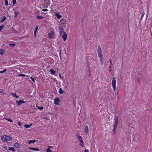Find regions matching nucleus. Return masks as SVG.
Segmentation results:
<instances>
[{"label":"nucleus","mask_w":152,"mask_h":152,"mask_svg":"<svg viewBox=\"0 0 152 152\" xmlns=\"http://www.w3.org/2000/svg\"><path fill=\"white\" fill-rule=\"evenodd\" d=\"M118 123V120H115V121L114 124L113 126V135H114V134L116 133V130L117 128V126Z\"/></svg>","instance_id":"obj_1"},{"label":"nucleus","mask_w":152,"mask_h":152,"mask_svg":"<svg viewBox=\"0 0 152 152\" xmlns=\"http://www.w3.org/2000/svg\"><path fill=\"white\" fill-rule=\"evenodd\" d=\"M60 35H61L63 38L64 41H65L66 39L67 34L64 31H60Z\"/></svg>","instance_id":"obj_2"},{"label":"nucleus","mask_w":152,"mask_h":152,"mask_svg":"<svg viewBox=\"0 0 152 152\" xmlns=\"http://www.w3.org/2000/svg\"><path fill=\"white\" fill-rule=\"evenodd\" d=\"M116 78L115 77H113V80L112 81V85L113 87V88L114 91H115L116 89Z\"/></svg>","instance_id":"obj_3"},{"label":"nucleus","mask_w":152,"mask_h":152,"mask_svg":"<svg viewBox=\"0 0 152 152\" xmlns=\"http://www.w3.org/2000/svg\"><path fill=\"white\" fill-rule=\"evenodd\" d=\"M54 104H55L58 105V103L60 101V99L59 98H55L54 99Z\"/></svg>","instance_id":"obj_4"},{"label":"nucleus","mask_w":152,"mask_h":152,"mask_svg":"<svg viewBox=\"0 0 152 152\" xmlns=\"http://www.w3.org/2000/svg\"><path fill=\"white\" fill-rule=\"evenodd\" d=\"M16 102L18 103V106H20V105L22 103H25L24 101L21 100H20L19 101H16Z\"/></svg>","instance_id":"obj_5"},{"label":"nucleus","mask_w":152,"mask_h":152,"mask_svg":"<svg viewBox=\"0 0 152 152\" xmlns=\"http://www.w3.org/2000/svg\"><path fill=\"white\" fill-rule=\"evenodd\" d=\"M28 149L33 151H39V149L34 147H28Z\"/></svg>","instance_id":"obj_6"},{"label":"nucleus","mask_w":152,"mask_h":152,"mask_svg":"<svg viewBox=\"0 0 152 152\" xmlns=\"http://www.w3.org/2000/svg\"><path fill=\"white\" fill-rule=\"evenodd\" d=\"M6 136L7 135L3 136L1 137V139L2 141L4 142H7L6 140Z\"/></svg>","instance_id":"obj_7"},{"label":"nucleus","mask_w":152,"mask_h":152,"mask_svg":"<svg viewBox=\"0 0 152 152\" xmlns=\"http://www.w3.org/2000/svg\"><path fill=\"white\" fill-rule=\"evenodd\" d=\"M53 31L50 32V33L48 34V37L50 38H52L53 36Z\"/></svg>","instance_id":"obj_8"},{"label":"nucleus","mask_w":152,"mask_h":152,"mask_svg":"<svg viewBox=\"0 0 152 152\" xmlns=\"http://www.w3.org/2000/svg\"><path fill=\"white\" fill-rule=\"evenodd\" d=\"M100 59V61L101 62V64L103 65V64L104 58L103 56H101V57H99Z\"/></svg>","instance_id":"obj_9"},{"label":"nucleus","mask_w":152,"mask_h":152,"mask_svg":"<svg viewBox=\"0 0 152 152\" xmlns=\"http://www.w3.org/2000/svg\"><path fill=\"white\" fill-rule=\"evenodd\" d=\"M78 141L80 142V145L83 147H84V143L82 139L79 140Z\"/></svg>","instance_id":"obj_10"},{"label":"nucleus","mask_w":152,"mask_h":152,"mask_svg":"<svg viewBox=\"0 0 152 152\" xmlns=\"http://www.w3.org/2000/svg\"><path fill=\"white\" fill-rule=\"evenodd\" d=\"M76 136L77 137L78 139L79 140L82 139V137L80 135L79 133H77L76 134Z\"/></svg>","instance_id":"obj_11"},{"label":"nucleus","mask_w":152,"mask_h":152,"mask_svg":"<svg viewBox=\"0 0 152 152\" xmlns=\"http://www.w3.org/2000/svg\"><path fill=\"white\" fill-rule=\"evenodd\" d=\"M11 94L13 96H14L15 97V98H19V96H17L16 95V93H13V92H12L11 93Z\"/></svg>","instance_id":"obj_12"},{"label":"nucleus","mask_w":152,"mask_h":152,"mask_svg":"<svg viewBox=\"0 0 152 152\" xmlns=\"http://www.w3.org/2000/svg\"><path fill=\"white\" fill-rule=\"evenodd\" d=\"M55 15L58 18H60L61 17V15L58 13H56L55 14Z\"/></svg>","instance_id":"obj_13"},{"label":"nucleus","mask_w":152,"mask_h":152,"mask_svg":"<svg viewBox=\"0 0 152 152\" xmlns=\"http://www.w3.org/2000/svg\"><path fill=\"white\" fill-rule=\"evenodd\" d=\"M85 132L86 133H88V129L87 126H86L85 128Z\"/></svg>","instance_id":"obj_14"},{"label":"nucleus","mask_w":152,"mask_h":152,"mask_svg":"<svg viewBox=\"0 0 152 152\" xmlns=\"http://www.w3.org/2000/svg\"><path fill=\"white\" fill-rule=\"evenodd\" d=\"M6 138L7 142L8 141H10L12 139L11 137L8 136H6Z\"/></svg>","instance_id":"obj_15"},{"label":"nucleus","mask_w":152,"mask_h":152,"mask_svg":"<svg viewBox=\"0 0 152 152\" xmlns=\"http://www.w3.org/2000/svg\"><path fill=\"white\" fill-rule=\"evenodd\" d=\"M50 72L51 73V74L52 75H55L56 73V72L52 69H50Z\"/></svg>","instance_id":"obj_16"},{"label":"nucleus","mask_w":152,"mask_h":152,"mask_svg":"<svg viewBox=\"0 0 152 152\" xmlns=\"http://www.w3.org/2000/svg\"><path fill=\"white\" fill-rule=\"evenodd\" d=\"M99 57H101L103 56V54L102 51L97 52Z\"/></svg>","instance_id":"obj_17"},{"label":"nucleus","mask_w":152,"mask_h":152,"mask_svg":"<svg viewBox=\"0 0 152 152\" xmlns=\"http://www.w3.org/2000/svg\"><path fill=\"white\" fill-rule=\"evenodd\" d=\"M14 146L16 148H19L20 145L18 143L16 142L14 144Z\"/></svg>","instance_id":"obj_18"},{"label":"nucleus","mask_w":152,"mask_h":152,"mask_svg":"<svg viewBox=\"0 0 152 152\" xmlns=\"http://www.w3.org/2000/svg\"><path fill=\"white\" fill-rule=\"evenodd\" d=\"M35 140H30L28 141V144L33 143L35 142Z\"/></svg>","instance_id":"obj_19"},{"label":"nucleus","mask_w":152,"mask_h":152,"mask_svg":"<svg viewBox=\"0 0 152 152\" xmlns=\"http://www.w3.org/2000/svg\"><path fill=\"white\" fill-rule=\"evenodd\" d=\"M11 150L13 151H15V149L13 147H11V148H10L9 149V150L7 151V152H9V150Z\"/></svg>","instance_id":"obj_20"},{"label":"nucleus","mask_w":152,"mask_h":152,"mask_svg":"<svg viewBox=\"0 0 152 152\" xmlns=\"http://www.w3.org/2000/svg\"><path fill=\"white\" fill-rule=\"evenodd\" d=\"M64 92V91L62 90V89L61 88H60L59 90V93L60 94H63Z\"/></svg>","instance_id":"obj_21"},{"label":"nucleus","mask_w":152,"mask_h":152,"mask_svg":"<svg viewBox=\"0 0 152 152\" xmlns=\"http://www.w3.org/2000/svg\"><path fill=\"white\" fill-rule=\"evenodd\" d=\"M4 52V50L3 49H0V54L2 55Z\"/></svg>","instance_id":"obj_22"},{"label":"nucleus","mask_w":152,"mask_h":152,"mask_svg":"<svg viewBox=\"0 0 152 152\" xmlns=\"http://www.w3.org/2000/svg\"><path fill=\"white\" fill-rule=\"evenodd\" d=\"M58 29H59L60 32V31H64L63 26H60L58 28Z\"/></svg>","instance_id":"obj_23"},{"label":"nucleus","mask_w":152,"mask_h":152,"mask_svg":"<svg viewBox=\"0 0 152 152\" xmlns=\"http://www.w3.org/2000/svg\"><path fill=\"white\" fill-rule=\"evenodd\" d=\"M102 51L101 47L100 45H99L97 49V52H101Z\"/></svg>","instance_id":"obj_24"},{"label":"nucleus","mask_w":152,"mask_h":152,"mask_svg":"<svg viewBox=\"0 0 152 152\" xmlns=\"http://www.w3.org/2000/svg\"><path fill=\"white\" fill-rule=\"evenodd\" d=\"M6 17L5 16H4L3 17L2 19V20H0V22H2L3 21H4V20L6 19Z\"/></svg>","instance_id":"obj_25"},{"label":"nucleus","mask_w":152,"mask_h":152,"mask_svg":"<svg viewBox=\"0 0 152 152\" xmlns=\"http://www.w3.org/2000/svg\"><path fill=\"white\" fill-rule=\"evenodd\" d=\"M9 45L10 46H11V47H14V46H15V43H11Z\"/></svg>","instance_id":"obj_26"},{"label":"nucleus","mask_w":152,"mask_h":152,"mask_svg":"<svg viewBox=\"0 0 152 152\" xmlns=\"http://www.w3.org/2000/svg\"><path fill=\"white\" fill-rule=\"evenodd\" d=\"M37 18L38 19H40L43 18V17L42 16H40L37 15Z\"/></svg>","instance_id":"obj_27"},{"label":"nucleus","mask_w":152,"mask_h":152,"mask_svg":"<svg viewBox=\"0 0 152 152\" xmlns=\"http://www.w3.org/2000/svg\"><path fill=\"white\" fill-rule=\"evenodd\" d=\"M38 28V26H37L35 28L34 32L36 33Z\"/></svg>","instance_id":"obj_28"},{"label":"nucleus","mask_w":152,"mask_h":152,"mask_svg":"<svg viewBox=\"0 0 152 152\" xmlns=\"http://www.w3.org/2000/svg\"><path fill=\"white\" fill-rule=\"evenodd\" d=\"M24 126L26 128V129L29 128L30 127L29 125H28L27 124H25V125H24Z\"/></svg>","instance_id":"obj_29"},{"label":"nucleus","mask_w":152,"mask_h":152,"mask_svg":"<svg viewBox=\"0 0 152 152\" xmlns=\"http://www.w3.org/2000/svg\"><path fill=\"white\" fill-rule=\"evenodd\" d=\"M13 6H14L15 4L16 3V0H13Z\"/></svg>","instance_id":"obj_30"},{"label":"nucleus","mask_w":152,"mask_h":152,"mask_svg":"<svg viewBox=\"0 0 152 152\" xmlns=\"http://www.w3.org/2000/svg\"><path fill=\"white\" fill-rule=\"evenodd\" d=\"M18 76H22V77H25L26 76V75H24V74H19L18 75Z\"/></svg>","instance_id":"obj_31"},{"label":"nucleus","mask_w":152,"mask_h":152,"mask_svg":"<svg viewBox=\"0 0 152 152\" xmlns=\"http://www.w3.org/2000/svg\"><path fill=\"white\" fill-rule=\"evenodd\" d=\"M137 82H138V83H140V78L139 77L138 78H137Z\"/></svg>","instance_id":"obj_32"},{"label":"nucleus","mask_w":152,"mask_h":152,"mask_svg":"<svg viewBox=\"0 0 152 152\" xmlns=\"http://www.w3.org/2000/svg\"><path fill=\"white\" fill-rule=\"evenodd\" d=\"M8 4V2L7 0H5V5L6 6Z\"/></svg>","instance_id":"obj_33"},{"label":"nucleus","mask_w":152,"mask_h":152,"mask_svg":"<svg viewBox=\"0 0 152 152\" xmlns=\"http://www.w3.org/2000/svg\"><path fill=\"white\" fill-rule=\"evenodd\" d=\"M7 120L8 121H10V122H12V120L11 119H10V118H8L7 119Z\"/></svg>","instance_id":"obj_34"},{"label":"nucleus","mask_w":152,"mask_h":152,"mask_svg":"<svg viewBox=\"0 0 152 152\" xmlns=\"http://www.w3.org/2000/svg\"><path fill=\"white\" fill-rule=\"evenodd\" d=\"M15 17H16L19 14V12H15Z\"/></svg>","instance_id":"obj_35"},{"label":"nucleus","mask_w":152,"mask_h":152,"mask_svg":"<svg viewBox=\"0 0 152 152\" xmlns=\"http://www.w3.org/2000/svg\"><path fill=\"white\" fill-rule=\"evenodd\" d=\"M46 151L47 152H50L52 151L50 150L49 148H48V149H46Z\"/></svg>","instance_id":"obj_36"},{"label":"nucleus","mask_w":152,"mask_h":152,"mask_svg":"<svg viewBox=\"0 0 152 152\" xmlns=\"http://www.w3.org/2000/svg\"><path fill=\"white\" fill-rule=\"evenodd\" d=\"M37 107L39 109H40V110H42L44 109V107Z\"/></svg>","instance_id":"obj_37"},{"label":"nucleus","mask_w":152,"mask_h":152,"mask_svg":"<svg viewBox=\"0 0 152 152\" xmlns=\"http://www.w3.org/2000/svg\"><path fill=\"white\" fill-rule=\"evenodd\" d=\"M4 27V25H3L2 26H0V31H1L2 29Z\"/></svg>","instance_id":"obj_38"},{"label":"nucleus","mask_w":152,"mask_h":152,"mask_svg":"<svg viewBox=\"0 0 152 152\" xmlns=\"http://www.w3.org/2000/svg\"><path fill=\"white\" fill-rule=\"evenodd\" d=\"M18 125L20 126H21L22 123L20 121H18Z\"/></svg>","instance_id":"obj_39"},{"label":"nucleus","mask_w":152,"mask_h":152,"mask_svg":"<svg viewBox=\"0 0 152 152\" xmlns=\"http://www.w3.org/2000/svg\"><path fill=\"white\" fill-rule=\"evenodd\" d=\"M42 11H45V12H46V11H48V10L47 9H43L42 10Z\"/></svg>","instance_id":"obj_40"},{"label":"nucleus","mask_w":152,"mask_h":152,"mask_svg":"<svg viewBox=\"0 0 152 152\" xmlns=\"http://www.w3.org/2000/svg\"><path fill=\"white\" fill-rule=\"evenodd\" d=\"M30 78L32 80L33 82H35V79L34 78L31 77H30Z\"/></svg>","instance_id":"obj_41"},{"label":"nucleus","mask_w":152,"mask_h":152,"mask_svg":"<svg viewBox=\"0 0 152 152\" xmlns=\"http://www.w3.org/2000/svg\"><path fill=\"white\" fill-rule=\"evenodd\" d=\"M119 119V118L118 116H116L115 117V120H118Z\"/></svg>","instance_id":"obj_42"},{"label":"nucleus","mask_w":152,"mask_h":152,"mask_svg":"<svg viewBox=\"0 0 152 152\" xmlns=\"http://www.w3.org/2000/svg\"><path fill=\"white\" fill-rule=\"evenodd\" d=\"M4 148L5 149V150H7V146H4Z\"/></svg>","instance_id":"obj_43"},{"label":"nucleus","mask_w":152,"mask_h":152,"mask_svg":"<svg viewBox=\"0 0 152 152\" xmlns=\"http://www.w3.org/2000/svg\"><path fill=\"white\" fill-rule=\"evenodd\" d=\"M88 150L87 149H86L84 150V152H88Z\"/></svg>","instance_id":"obj_44"},{"label":"nucleus","mask_w":152,"mask_h":152,"mask_svg":"<svg viewBox=\"0 0 152 152\" xmlns=\"http://www.w3.org/2000/svg\"><path fill=\"white\" fill-rule=\"evenodd\" d=\"M145 14V13L143 12L142 13V15L141 16H142V17H143L144 16V14Z\"/></svg>","instance_id":"obj_45"},{"label":"nucleus","mask_w":152,"mask_h":152,"mask_svg":"<svg viewBox=\"0 0 152 152\" xmlns=\"http://www.w3.org/2000/svg\"><path fill=\"white\" fill-rule=\"evenodd\" d=\"M48 148H53V147L52 146H48Z\"/></svg>","instance_id":"obj_46"},{"label":"nucleus","mask_w":152,"mask_h":152,"mask_svg":"<svg viewBox=\"0 0 152 152\" xmlns=\"http://www.w3.org/2000/svg\"><path fill=\"white\" fill-rule=\"evenodd\" d=\"M43 118L46 120L48 119V118L47 117H44Z\"/></svg>","instance_id":"obj_47"},{"label":"nucleus","mask_w":152,"mask_h":152,"mask_svg":"<svg viewBox=\"0 0 152 152\" xmlns=\"http://www.w3.org/2000/svg\"><path fill=\"white\" fill-rule=\"evenodd\" d=\"M109 61L110 62V63L111 65H112V62L111 60H110Z\"/></svg>","instance_id":"obj_48"},{"label":"nucleus","mask_w":152,"mask_h":152,"mask_svg":"<svg viewBox=\"0 0 152 152\" xmlns=\"http://www.w3.org/2000/svg\"><path fill=\"white\" fill-rule=\"evenodd\" d=\"M7 71V70L6 69H5L3 71L4 73L5 72H6V71Z\"/></svg>","instance_id":"obj_49"},{"label":"nucleus","mask_w":152,"mask_h":152,"mask_svg":"<svg viewBox=\"0 0 152 152\" xmlns=\"http://www.w3.org/2000/svg\"><path fill=\"white\" fill-rule=\"evenodd\" d=\"M4 73L3 71H0V73L2 74Z\"/></svg>","instance_id":"obj_50"},{"label":"nucleus","mask_w":152,"mask_h":152,"mask_svg":"<svg viewBox=\"0 0 152 152\" xmlns=\"http://www.w3.org/2000/svg\"><path fill=\"white\" fill-rule=\"evenodd\" d=\"M32 123H31L29 125L30 126V127L32 126Z\"/></svg>","instance_id":"obj_51"},{"label":"nucleus","mask_w":152,"mask_h":152,"mask_svg":"<svg viewBox=\"0 0 152 152\" xmlns=\"http://www.w3.org/2000/svg\"><path fill=\"white\" fill-rule=\"evenodd\" d=\"M97 25H95V26H94V28H96L97 27Z\"/></svg>","instance_id":"obj_52"},{"label":"nucleus","mask_w":152,"mask_h":152,"mask_svg":"<svg viewBox=\"0 0 152 152\" xmlns=\"http://www.w3.org/2000/svg\"><path fill=\"white\" fill-rule=\"evenodd\" d=\"M61 50H60V53H59V55H60V56H61Z\"/></svg>","instance_id":"obj_53"},{"label":"nucleus","mask_w":152,"mask_h":152,"mask_svg":"<svg viewBox=\"0 0 152 152\" xmlns=\"http://www.w3.org/2000/svg\"><path fill=\"white\" fill-rule=\"evenodd\" d=\"M36 33H35L34 32V36H35V37H36Z\"/></svg>","instance_id":"obj_54"},{"label":"nucleus","mask_w":152,"mask_h":152,"mask_svg":"<svg viewBox=\"0 0 152 152\" xmlns=\"http://www.w3.org/2000/svg\"><path fill=\"white\" fill-rule=\"evenodd\" d=\"M142 18H143V17H142V16H141V19H140L141 20H142Z\"/></svg>","instance_id":"obj_55"},{"label":"nucleus","mask_w":152,"mask_h":152,"mask_svg":"<svg viewBox=\"0 0 152 152\" xmlns=\"http://www.w3.org/2000/svg\"><path fill=\"white\" fill-rule=\"evenodd\" d=\"M59 76L61 78L60 74H59Z\"/></svg>","instance_id":"obj_56"},{"label":"nucleus","mask_w":152,"mask_h":152,"mask_svg":"<svg viewBox=\"0 0 152 152\" xmlns=\"http://www.w3.org/2000/svg\"><path fill=\"white\" fill-rule=\"evenodd\" d=\"M109 67L111 69V66H109Z\"/></svg>","instance_id":"obj_57"},{"label":"nucleus","mask_w":152,"mask_h":152,"mask_svg":"<svg viewBox=\"0 0 152 152\" xmlns=\"http://www.w3.org/2000/svg\"><path fill=\"white\" fill-rule=\"evenodd\" d=\"M111 70H110L109 72H111Z\"/></svg>","instance_id":"obj_58"},{"label":"nucleus","mask_w":152,"mask_h":152,"mask_svg":"<svg viewBox=\"0 0 152 152\" xmlns=\"http://www.w3.org/2000/svg\"><path fill=\"white\" fill-rule=\"evenodd\" d=\"M3 92V91H1V92H0V93H2V92Z\"/></svg>","instance_id":"obj_59"},{"label":"nucleus","mask_w":152,"mask_h":152,"mask_svg":"<svg viewBox=\"0 0 152 152\" xmlns=\"http://www.w3.org/2000/svg\"><path fill=\"white\" fill-rule=\"evenodd\" d=\"M36 107H38L37 106V105H36Z\"/></svg>","instance_id":"obj_60"},{"label":"nucleus","mask_w":152,"mask_h":152,"mask_svg":"<svg viewBox=\"0 0 152 152\" xmlns=\"http://www.w3.org/2000/svg\"><path fill=\"white\" fill-rule=\"evenodd\" d=\"M88 71H89V72H90V71L89 70H88Z\"/></svg>","instance_id":"obj_61"},{"label":"nucleus","mask_w":152,"mask_h":152,"mask_svg":"<svg viewBox=\"0 0 152 152\" xmlns=\"http://www.w3.org/2000/svg\"><path fill=\"white\" fill-rule=\"evenodd\" d=\"M90 75H91V74H90H90H89V76H90Z\"/></svg>","instance_id":"obj_62"}]
</instances>
